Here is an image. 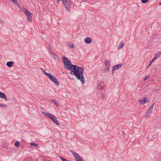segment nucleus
I'll list each match as a JSON object with an SVG mask.
<instances>
[{
    "label": "nucleus",
    "instance_id": "nucleus-5",
    "mask_svg": "<svg viewBox=\"0 0 161 161\" xmlns=\"http://www.w3.org/2000/svg\"><path fill=\"white\" fill-rule=\"evenodd\" d=\"M50 118L53 121L54 123L56 124L57 125H59V123L57 120L56 117L53 115L52 114Z\"/></svg>",
    "mask_w": 161,
    "mask_h": 161
},
{
    "label": "nucleus",
    "instance_id": "nucleus-27",
    "mask_svg": "<svg viewBox=\"0 0 161 161\" xmlns=\"http://www.w3.org/2000/svg\"><path fill=\"white\" fill-rule=\"evenodd\" d=\"M7 107V105L6 104L3 103H0V107L5 108Z\"/></svg>",
    "mask_w": 161,
    "mask_h": 161
},
{
    "label": "nucleus",
    "instance_id": "nucleus-24",
    "mask_svg": "<svg viewBox=\"0 0 161 161\" xmlns=\"http://www.w3.org/2000/svg\"><path fill=\"white\" fill-rule=\"evenodd\" d=\"M12 2H13L17 6H19V4L17 2V0H13V1Z\"/></svg>",
    "mask_w": 161,
    "mask_h": 161
},
{
    "label": "nucleus",
    "instance_id": "nucleus-32",
    "mask_svg": "<svg viewBox=\"0 0 161 161\" xmlns=\"http://www.w3.org/2000/svg\"><path fill=\"white\" fill-rule=\"evenodd\" d=\"M59 158H60L61 159V160L62 161H64L65 159V158H63V157H61V156H59Z\"/></svg>",
    "mask_w": 161,
    "mask_h": 161
},
{
    "label": "nucleus",
    "instance_id": "nucleus-2",
    "mask_svg": "<svg viewBox=\"0 0 161 161\" xmlns=\"http://www.w3.org/2000/svg\"><path fill=\"white\" fill-rule=\"evenodd\" d=\"M63 2L66 11L67 12L69 11L71 5V0H64Z\"/></svg>",
    "mask_w": 161,
    "mask_h": 161
},
{
    "label": "nucleus",
    "instance_id": "nucleus-15",
    "mask_svg": "<svg viewBox=\"0 0 161 161\" xmlns=\"http://www.w3.org/2000/svg\"><path fill=\"white\" fill-rule=\"evenodd\" d=\"M67 44L69 47H70L71 48H73L74 47V44H73V43H72L71 42H68L67 43Z\"/></svg>",
    "mask_w": 161,
    "mask_h": 161
},
{
    "label": "nucleus",
    "instance_id": "nucleus-20",
    "mask_svg": "<svg viewBox=\"0 0 161 161\" xmlns=\"http://www.w3.org/2000/svg\"><path fill=\"white\" fill-rule=\"evenodd\" d=\"M53 58L56 60H58V57L57 56V55L55 53H53Z\"/></svg>",
    "mask_w": 161,
    "mask_h": 161
},
{
    "label": "nucleus",
    "instance_id": "nucleus-14",
    "mask_svg": "<svg viewBox=\"0 0 161 161\" xmlns=\"http://www.w3.org/2000/svg\"><path fill=\"white\" fill-rule=\"evenodd\" d=\"M154 103H153V105H152L148 109L147 111L151 113L152 112V110L153 109L154 105Z\"/></svg>",
    "mask_w": 161,
    "mask_h": 161
},
{
    "label": "nucleus",
    "instance_id": "nucleus-6",
    "mask_svg": "<svg viewBox=\"0 0 161 161\" xmlns=\"http://www.w3.org/2000/svg\"><path fill=\"white\" fill-rule=\"evenodd\" d=\"M123 65V64H120L115 65L113 67V68L112 69V71H113L114 70L118 69L120 68Z\"/></svg>",
    "mask_w": 161,
    "mask_h": 161
},
{
    "label": "nucleus",
    "instance_id": "nucleus-22",
    "mask_svg": "<svg viewBox=\"0 0 161 161\" xmlns=\"http://www.w3.org/2000/svg\"><path fill=\"white\" fill-rule=\"evenodd\" d=\"M32 17V15H31V16H27V20L29 21H31L32 19H31V18Z\"/></svg>",
    "mask_w": 161,
    "mask_h": 161
},
{
    "label": "nucleus",
    "instance_id": "nucleus-40",
    "mask_svg": "<svg viewBox=\"0 0 161 161\" xmlns=\"http://www.w3.org/2000/svg\"><path fill=\"white\" fill-rule=\"evenodd\" d=\"M68 161H69L68 160Z\"/></svg>",
    "mask_w": 161,
    "mask_h": 161
},
{
    "label": "nucleus",
    "instance_id": "nucleus-23",
    "mask_svg": "<svg viewBox=\"0 0 161 161\" xmlns=\"http://www.w3.org/2000/svg\"><path fill=\"white\" fill-rule=\"evenodd\" d=\"M151 113H150L149 112L147 111V112H146V114H145V116L146 117H148L150 115V114H151Z\"/></svg>",
    "mask_w": 161,
    "mask_h": 161
},
{
    "label": "nucleus",
    "instance_id": "nucleus-35",
    "mask_svg": "<svg viewBox=\"0 0 161 161\" xmlns=\"http://www.w3.org/2000/svg\"><path fill=\"white\" fill-rule=\"evenodd\" d=\"M49 48L51 50V47H50V44L49 45Z\"/></svg>",
    "mask_w": 161,
    "mask_h": 161
},
{
    "label": "nucleus",
    "instance_id": "nucleus-12",
    "mask_svg": "<svg viewBox=\"0 0 161 161\" xmlns=\"http://www.w3.org/2000/svg\"><path fill=\"white\" fill-rule=\"evenodd\" d=\"M42 113L46 117H49V118H50V117H51V115H52V114H51L45 112H42Z\"/></svg>",
    "mask_w": 161,
    "mask_h": 161
},
{
    "label": "nucleus",
    "instance_id": "nucleus-36",
    "mask_svg": "<svg viewBox=\"0 0 161 161\" xmlns=\"http://www.w3.org/2000/svg\"><path fill=\"white\" fill-rule=\"evenodd\" d=\"M64 161H68V160L67 159H65Z\"/></svg>",
    "mask_w": 161,
    "mask_h": 161
},
{
    "label": "nucleus",
    "instance_id": "nucleus-9",
    "mask_svg": "<svg viewBox=\"0 0 161 161\" xmlns=\"http://www.w3.org/2000/svg\"><path fill=\"white\" fill-rule=\"evenodd\" d=\"M92 40L91 38L88 37L85 39V42L87 44L90 43L92 42Z\"/></svg>",
    "mask_w": 161,
    "mask_h": 161
},
{
    "label": "nucleus",
    "instance_id": "nucleus-28",
    "mask_svg": "<svg viewBox=\"0 0 161 161\" xmlns=\"http://www.w3.org/2000/svg\"><path fill=\"white\" fill-rule=\"evenodd\" d=\"M157 137V136L156 135H154L153 136V137H152L151 139V141H153L154 140V139H156Z\"/></svg>",
    "mask_w": 161,
    "mask_h": 161
},
{
    "label": "nucleus",
    "instance_id": "nucleus-8",
    "mask_svg": "<svg viewBox=\"0 0 161 161\" xmlns=\"http://www.w3.org/2000/svg\"><path fill=\"white\" fill-rule=\"evenodd\" d=\"M0 97L4 99L5 101L7 100V98L5 94L1 92H0Z\"/></svg>",
    "mask_w": 161,
    "mask_h": 161
},
{
    "label": "nucleus",
    "instance_id": "nucleus-34",
    "mask_svg": "<svg viewBox=\"0 0 161 161\" xmlns=\"http://www.w3.org/2000/svg\"><path fill=\"white\" fill-rule=\"evenodd\" d=\"M51 54L52 55H53V52H52V51H51V52H50Z\"/></svg>",
    "mask_w": 161,
    "mask_h": 161
},
{
    "label": "nucleus",
    "instance_id": "nucleus-17",
    "mask_svg": "<svg viewBox=\"0 0 161 161\" xmlns=\"http://www.w3.org/2000/svg\"><path fill=\"white\" fill-rule=\"evenodd\" d=\"M51 101L56 106H58V102L55 99H51Z\"/></svg>",
    "mask_w": 161,
    "mask_h": 161
},
{
    "label": "nucleus",
    "instance_id": "nucleus-7",
    "mask_svg": "<svg viewBox=\"0 0 161 161\" xmlns=\"http://www.w3.org/2000/svg\"><path fill=\"white\" fill-rule=\"evenodd\" d=\"M149 101V99L146 97H145L144 98L142 99H140L139 100V103L141 104H144L146 102H148Z\"/></svg>",
    "mask_w": 161,
    "mask_h": 161
},
{
    "label": "nucleus",
    "instance_id": "nucleus-30",
    "mask_svg": "<svg viewBox=\"0 0 161 161\" xmlns=\"http://www.w3.org/2000/svg\"><path fill=\"white\" fill-rule=\"evenodd\" d=\"M102 83L103 84V82H102L100 83V84L98 86L97 88L98 89H101V86Z\"/></svg>",
    "mask_w": 161,
    "mask_h": 161
},
{
    "label": "nucleus",
    "instance_id": "nucleus-39",
    "mask_svg": "<svg viewBox=\"0 0 161 161\" xmlns=\"http://www.w3.org/2000/svg\"><path fill=\"white\" fill-rule=\"evenodd\" d=\"M3 21H0V22H2Z\"/></svg>",
    "mask_w": 161,
    "mask_h": 161
},
{
    "label": "nucleus",
    "instance_id": "nucleus-13",
    "mask_svg": "<svg viewBox=\"0 0 161 161\" xmlns=\"http://www.w3.org/2000/svg\"><path fill=\"white\" fill-rule=\"evenodd\" d=\"M14 62L13 61H9L7 63L6 65L9 67H11L13 65Z\"/></svg>",
    "mask_w": 161,
    "mask_h": 161
},
{
    "label": "nucleus",
    "instance_id": "nucleus-26",
    "mask_svg": "<svg viewBox=\"0 0 161 161\" xmlns=\"http://www.w3.org/2000/svg\"><path fill=\"white\" fill-rule=\"evenodd\" d=\"M31 146H34V147L35 146L36 147H38L37 145L34 142L31 143Z\"/></svg>",
    "mask_w": 161,
    "mask_h": 161
},
{
    "label": "nucleus",
    "instance_id": "nucleus-31",
    "mask_svg": "<svg viewBox=\"0 0 161 161\" xmlns=\"http://www.w3.org/2000/svg\"><path fill=\"white\" fill-rule=\"evenodd\" d=\"M155 60V59L154 58H153V59L151 60V61L149 63V66H150L151 65L152 63L153 62V61H154V60Z\"/></svg>",
    "mask_w": 161,
    "mask_h": 161
},
{
    "label": "nucleus",
    "instance_id": "nucleus-37",
    "mask_svg": "<svg viewBox=\"0 0 161 161\" xmlns=\"http://www.w3.org/2000/svg\"><path fill=\"white\" fill-rule=\"evenodd\" d=\"M159 4L161 5V2L159 3Z\"/></svg>",
    "mask_w": 161,
    "mask_h": 161
},
{
    "label": "nucleus",
    "instance_id": "nucleus-33",
    "mask_svg": "<svg viewBox=\"0 0 161 161\" xmlns=\"http://www.w3.org/2000/svg\"><path fill=\"white\" fill-rule=\"evenodd\" d=\"M149 76H146L144 78V80H147V79H148L149 78Z\"/></svg>",
    "mask_w": 161,
    "mask_h": 161
},
{
    "label": "nucleus",
    "instance_id": "nucleus-29",
    "mask_svg": "<svg viewBox=\"0 0 161 161\" xmlns=\"http://www.w3.org/2000/svg\"><path fill=\"white\" fill-rule=\"evenodd\" d=\"M149 0H141L142 2L143 3H147Z\"/></svg>",
    "mask_w": 161,
    "mask_h": 161
},
{
    "label": "nucleus",
    "instance_id": "nucleus-38",
    "mask_svg": "<svg viewBox=\"0 0 161 161\" xmlns=\"http://www.w3.org/2000/svg\"><path fill=\"white\" fill-rule=\"evenodd\" d=\"M150 66H149V65H148V66L147 67V68H148Z\"/></svg>",
    "mask_w": 161,
    "mask_h": 161
},
{
    "label": "nucleus",
    "instance_id": "nucleus-19",
    "mask_svg": "<svg viewBox=\"0 0 161 161\" xmlns=\"http://www.w3.org/2000/svg\"><path fill=\"white\" fill-rule=\"evenodd\" d=\"M110 66H106L104 68V71L105 72L108 73L109 72V69Z\"/></svg>",
    "mask_w": 161,
    "mask_h": 161
},
{
    "label": "nucleus",
    "instance_id": "nucleus-18",
    "mask_svg": "<svg viewBox=\"0 0 161 161\" xmlns=\"http://www.w3.org/2000/svg\"><path fill=\"white\" fill-rule=\"evenodd\" d=\"M124 46V43L123 41L121 42L119 44L118 46V48L120 49L122 48Z\"/></svg>",
    "mask_w": 161,
    "mask_h": 161
},
{
    "label": "nucleus",
    "instance_id": "nucleus-10",
    "mask_svg": "<svg viewBox=\"0 0 161 161\" xmlns=\"http://www.w3.org/2000/svg\"><path fill=\"white\" fill-rule=\"evenodd\" d=\"M24 14L27 16H31L32 14L31 13L28 11L25 8L24 11Z\"/></svg>",
    "mask_w": 161,
    "mask_h": 161
},
{
    "label": "nucleus",
    "instance_id": "nucleus-16",
    "mask_svg": "<svg viewBox=\"0 0 161 161\" xmlns=\"http://www.w3.org/2000/svg\"><path fill=\"white\" fill-rule=\"evenodd\" d=\"M41 70L42 71L43 73L47 77L48 76V75L50 74V73H47L46 72L45 70L44 69L42 68H40Z\"/></svg>",
    "mask_w": 161,
    "mask_h": 161
},
{
    "label": "nucleus",
    "instance_id": "nucleus-1",
    "mask_svg": "<svg viewBox=\"0 0 161 161\" xmlns=\"http://www.w3.org/2000/svg\"><path fill=\"white\" fill-rule=\"evenodd\" d=\"M63 60L64 68H67L68 70H70V74L75 75L78 80L81 81L82 84L84 83L85 80L83 75L84 68L72 64L71 61L65 57H63Z\"/></svg>",
    "mask_w": 161,
    "mask_h": 161
},
{
    "label": "nucleus",
    "instance_id": "nucleus-25",
    "mask_svg": "<svg viewBox=\"0 0 161 161\" xmlns=\"http://www.w3.org/2000/svg\"><path fill=\"white\" fill-rule=\"evenodd\" d=\"M19 142L17 141L15 143V145L16 147H18L19 146Z\"/></svg>",
    "mask_w": 161,
    "mask_h": 161
},
{
    "label": "nucleus",
    "instance_id": "nucleus-11",
    "mask_svg": "<svg viewBox=\"0 0 161 161\" xmlns=\"http://www.w3.org/2000/svg\"><path fill=\"white\" fill-rule=\"evenodd\" d=\"M161 55V51L158 52L155 54V56L153 57L155 60H156Z\"/></svg>",
    "mask_w": 161,
    "mask_h": 161
},
{
    "label": "nucleus",
    "instance_id": "nucleus-3",
    "mask_svg": "<svg viewBox=\"0 0 161 161\" xmlns=\"http://www.w3.org/2000/svg\"><path fill=\"white\" fill-rule=\"evenodd\" d=\"M69 151L73 154L76 161H84L82 158L79 155L72 150H69Z\"/></svg>",
    "mask_w": 161,
    "mask_h": 161
},
{
    "label": "nucleus",
    "instance_id": "nucleus-4",
    "mask_svg": "<svg viewBox=\"0 0 161 161\" xmlns=\"http://www.w3.org/2000/svg\"><path fill=\"white\" fill-rule=\"evenodd\" d=\"M47 77L49 78L50 80L55 84L57 85L59 84V82L58 79L55 78V76L52 75L51 74H50Z\"/></svg>",
    "mask_w": 161,
    "mask_h": 161
},
{
    "label": "nucleus",
    "instance_id": "nucleus-21",
    "mask_svg": "<svg viewBox=\"0 0 161 161\" xmlns=\"http://www.w3.org/2000/svg\"><path fill=\"white\" fill-rule=\"evenodd\" d=\"M104 63L106 66H110V65L109 61L108 60H106Z\"/></svg>",
    "mask_w": 161,
    "mask_h": 161
}]
</instances>
